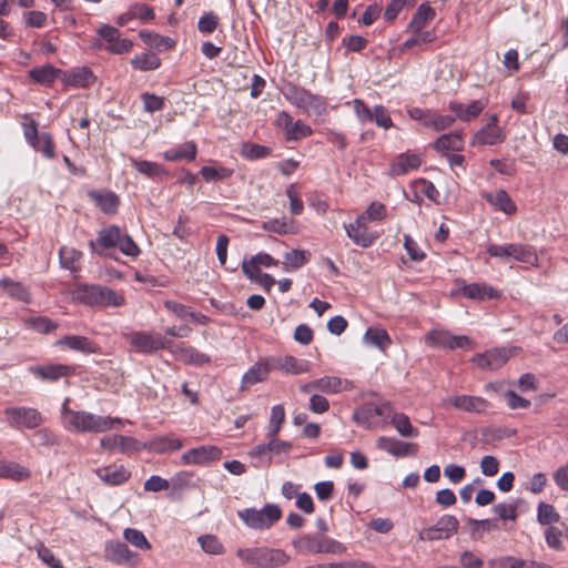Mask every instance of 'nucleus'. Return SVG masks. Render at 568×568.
<instances>
[{
    "mask_svg": "<svg viewBox=\"0 0 568 568\" xmlns=\"http://www.w3.org/2000/svg\"><path fill=\"white\" fill-rule=\"evenodd\" d=\"M376 447L396 458L415 456L418 452V446L416 444L402 442L395 437L388 436L378 437L376 440Z\"/></svg>",
    "mask_w": 568,
    "mask_h": 568,
    "instance_id": "dca6fc26",
    "label": "nucleus"
},
{
    "mask_svg": "<svg viewBox=\"0 0 568 568\" xmlns=\"http://www.w3.org/2000/svg\"><path fill=\"white\" fill-rule=\"evenodd\" d=\"M59 72L60 70L53 65L45 64L31 69L29 71V77L39 84L51 85L55 81Z\"/></svg>",
    "mask_w": 568,
    "mask_h": 568,
    "instance_id": "58836bf2",
    "label": "nucleus"
},
{
    "mask_svg": "<svg viewBox=\"0 0 568 568\" xmlns=\"http://www.w3.org/2000/svg\"><path fill=\"white\" fill-rule=\"evenodd\" d=\"M344 230L348 239L363 248L372 246L379 237L378 233H365L364 231H361L354 223H344Z\"/></svg>",
    "mask_w": 568,
    "mask_h": 568,
    "instance_id": "2f4dec72",
    "label": "nucleus"
},
{
    "mask_svg": "<svg viewBox=\"0 0 568 568\" xmlns=\"http://www.w3.org/2000/svg\"><path fill=\"white\" fill-rule=\"evenodd\" d=\"M433 148L437 151H460L464 148V139L459 132H450L440 135Z\"/></svg>",
    "mask_w": 568,
    "mask_h": 568,
    "instance_id": "f704fd0d",
    "label": "nucleus"
},
{
    "mask_svg": "<svg viewBox=\"0 0 568 568\" xmlns=\"http://www.w3.org/2000/svg\"><path fill=\"white\" fill-rule=\"evenodd\" d=\"M483 197L497 211L505 213L506 215H514L517 212V205L511 200L509 194L499 189L496 192H485Z\"/></svg>",
    "mask_w": 568,
    "mask_h": 568,
    "instance_id": "412c9836",
    "label": "nucleus"
},
{
    "mask_svg": "<svg viewBox=\"0 0 568 568\" xmlns=\"http://www.w3.org/2000/svg\"><path fill=\"white\" fill-rule=\"evenodd\" d=\"M130 345L139 353L153 354L169 346L170 341L158 333L133 332L128 338Z\"/></svg>",
    "mask_w": 568,
    "mask_h": 568,
    "instance_id": "1a4fd4ad",
    "label": "nucleus"
},
{
    "mask_svg": "<svg viewBox=\"0 0 568 568\" xmlns=\"http://www.w3.org/2000/svg\"><path fill=\"white\" fill-rule=\"evenodd\" d=\"M426 341L429 345L448 349L465 348L473 342L465 335H453L448 331L433 329L427 334Z\"/></svg>",
    "mask_w": 568,
    "mask_h": 568,
    "instance_id": "ddd939ff",
    "label": "nucleus"
},
{
    "mask_svg": "<svg viewBox=\"0 0 568 568\" xmlns=\"http://www.w3.org/2000/svg\"><path fill=\"white\" fill-rule=\"evenodd\" d=\"M27 325L42 334L50 333L58 327L57 323L44 316L31 317L27 320Z\"/></svg>",
    "mask_w": 568,
    "mask_h": 568,
    "instance_id": "bf43d9fd",
    "label": "nucleus"
},
{
    "mask_svg": "<svg viewBox=\"0 0 568 568\" xmlns=\"http://www.w3.org/2000/svg\"><path fill=\"white\" fill-rule=\"evenodd\" d=\"M236 557L244 564L257 568H276L286 565L291 557L283 549L261 547H246L236 550Z\"/></svg>",
    "mask_w": 568,
    "mask_h": 568,
    "instance_id": "39448f33",
    "label": "nucleus"
},
{
    "mask_svg": "<svg viewBox=\"0 0 568 568\" xmlns=\"http://www.w3.org/2000/svg\"><path fill=\"white\" fill-rule=\"evenodd\" d=\"M261 227L264 231L272 232L278 235H285L291 232V226L287 219H273L262 223Z\"/></svg>",
    "mask_w": 568,
    "mask_h": 568,
    "instance_id": "13d9d810",
    "label": "nucleus"
},
{
    "mask_svg": "<svg viewBox=\"0 0 568 568\" xmlns=\"http://www.w3.org/2000/svg\"><path fill=\"white\" fill-rule=\"evenodd\" d=\"M95 474L103 483L110 486H119L125 483L131 476V473L122 465L100 467L95 469Z\"/></svg>",
    "mask_w": 568,
    "mask_h": 568,
    "instance_id": "4be33fe9",
    "label": "nucleus"
},
{
    "mask_svg": "<svg viewBox=\"0 0 568 568\" xmlns=\"http://www.w3.org/2000/svg\"><path fill=\"white\" fill-rule=\"evenodd\" d=\"M436 16L435 10L429 6L428 2L422 3L414 16L412 17L410 22L408 23V31H420L424 30L426 24L432 21Z\"/></svg>",
    "mask_w": 568,
    "mask_h": 568,
    "instance_id": "7c9ffc66",
    "label": "nucleus"
},
{
    "mask_svg": "<svg viewBox=\"0 0 568 568\" xmlns=\"http://www.w3.org/2000/svg\"><path fill=\"white\" fill-rule=\"evenodd\" d=\"M74 297L88 306L120 307L125 304L122 293L100 284H78L74 288Z\"/></svg>",
    "mask_w": 568,
    "mask_h": 568,
    "instance_id": "7ed1b4c3",
    "label": "nucleus"
},
{
    "mask_svg": "<svg viewBox=\"0 0 568 568\" xmlns=\"http://www.w3.org/2000/svg\"><path fill=\"white\" fill-rule=\"evenodd\" d=\"M31 476L30 470L14 462L0 460V478L23 481Z\"/></svg>",
    "mask_w": 568,
    "mask_h": 568,
    "instance_id": "c756f323",
    "label": "nucleus"
},
{
    "mask_svg": "<svg viewBox=\"0 0 568 568\" xmlns=\"http://www.w3.org/2000/svg\"><path fill=\"white\" fill-rule=\"evenodd\" d=\"M32 148L38 152H41L48 159H53L55 155L52 136L47 132L40 134L39 140L32 145Z\"/></svg>",
    "mask_w": 568,
    "mask_h": 568,
    "instance_id": "4d7b16f0",
    "label": "nucleus"
},
{
    "mask_svg": "<svg viewBox=\"0 0 568 568\" xmlns=\"http://www.w3.org/2000/svg\"><path fill=\"white\" fill-rule=\"evenodd\" d=\"M292 545L301 554L341 555L346 551V547L338 540L313 534H305L294 539Z\"/></svg>",
    "mask_w": 568,
    "mask_h": 568,
    "instance_id": "423d86ee",
    "label": "nucleus"
},
{
    "mask_svg": "<svg viewBox=\"0 0 568 568\" xmlns=\"http://www.w3.org/2000/svg\"><path fill=\"white\" fill-rule=\"evenodd\" d=\"M485 104L479 100L473 101L468 105L458 102L449 103V110L454 113L455 118L465 122L477 118L483 112Z\"/></svg>",
    "mask_w": 568,
    "mask_h": 568,
    "instance_id": "cd10ccee",
    "label": "nucleus"
},
{
    "mask_svg": "<svg viewBox=\"0 0 568 568\" xmlns=\"http://www.w3.org/2000/svg\"><path fill=\"white\" fill-rule=\"evenodd\" d=\"M313 130L310 125L305 124L302 120L293 121L288 131L285 134L287 141H300L304 138L312 135Z\"/></svg>",
    "mask_w": 568,
    "mask_h": 568,
    "instance_id": "5fc2aeb1",
    "label": "nucleus"
},
{
    "mask_svg": "<svg viewBox=\"0 0 568 568\" xmlns=\"http://www.w3.org/2000/svg\"><path fill=\"white\" fill-rule=\"evenodd\" d=\"M498 115L493 114L490 118V122L484 125L477 133L474 135L471 144L473 145H496L503 143L506 140V134L504 130L497 125Z\"/></svg>",
    "mask_w": 568,
    "mask_h": 568,
    "instance_id": "2eb2a0df",
    "label": "nucleus"
},
{
    "mask_svg": "<svg viewBox=\"0 0 568 568\" xmlns=\"http://www.w3.org/2000/svg\"><path fill=\"white\" fill-rule=\"evenodd\" d=\"M422 164L420 155L417 153L404 152L398 154L389 166V174L393 176L405 175L417 170Z\"/></svg>",
    "mask_w": 568,
    "mask_h": 568,
    "instance_id": "6ab92c4d",
    "label": "nucleus"
},
{
    "mask_svg": "<svg viewBox=\"0 0 568 568\" xmlns=\"http://www.w3.org/2000/svg\"><path fill=\"white\" fill-rule=\"evenodd\" d=\"M89 247L101 257L115 258L112 250L118 248L123 255L136 258L141 250L134 240L118 225H109L99 231L95 240L89 242Z\"/></svg>",
    "mask_w": 568,
    "mask_h": 568,
    "instance_id": "f03ea898",
    "label": "nucleus"
},
{
    "mask_svg": "<svg viewBox=\"0 0 568 568\" xmlns=\"http://www.w3.org/2000/svg\"><path fill=\"white\" fill-rule=\"evenodd\" d=\"M105 557L115 564H135L138 555L132 552L126 544L121 541H109L105 545Z\"/></svg>",
    "mask_w": 568,
    "mask_h": 568,
    "instance_id": "aec40b11",
    "label": "nucleus"
},
{
    "mask_svg": "<svg viewBox=\"0 0 568 568\" xmlns=\"http://www.w3.org/2000/svg\"><path fill=\"white\" fill-rule=\"evenodd\" d=\"M364 213L369 221L377 222L386 217L387 209L383 203L374 201L366 207Z\"/></svg>",
    "mask_w": 568,
    "mask_h": 568,
    "instance_id": "69168bd1",
    "label": "nucleus"
},
{
    "mask_svg": "<svg viewBox=\"0 0 568 568\" xmlns=\"http://www.w3.org/2000/svg\"><path fill=\"white\" fill-rule=\"evenodd\" d=\"M233 173H234L233 169L222 166V165H217V166L206 165V166H202V169L200 170V174L206 182L222 181V180L231 178L233 175Z\"/></svg>",
    "mask_w": 568,
    "mask_h": 568,
    "instance_id": "a18cd8bd",
    "label": "nucleus"
},
{
    "mask_svg": "<svg viewBox=\"0 0 568 568\" xmlns=\"http://www.w3.org/2000/svg\"><path fill=\"white\" fill-rule=\"evenodd\" d=\"M310 253L303 250H292L284 254V270L296 271L308 262Z\"/></svg>",
    "mask_w": 568,
    "mask_h": 568,
    "instance_id": "37998d69",
    "label": "nucleus"
},
{
    "mask_svg": "<svg viewBox=\"0 0 568 568\" xmlns=\"http://www.w3.org/2000/svg\"><path fill=\"white\" fill-rule=\"evenodd\" d=\"M97 205L106 214H113L119 206V197L113 192L93 194Z\"/></svg>",
    "mask_w": 568,
    "mask_h": 568,
    "instance_id": "8fccbe9b",
    "label": "nucleus"
},
{
    "mask_svg": "<svg viewBox=\"0 0 568 568\" xmlns=\"http://www.w3.org/2000/svg\"><path fill=\"white\" fill-rule=\"evenodd\" d=\"M460 283L463 284L460 292L467 298L484 301L499 297L498 291L486 283Z\"/></svg>",
    "mask_w": 568,
    "mask_h": 568,
    "instance_id": "a878e982",
    "label": "nucleus"
},
{
    "mask_svg": "<svg viewBox=\"0 0 568 568\" xmlns=\"http://www.w3.org/2000/svg\"><path fill=\"white\" fill-rule=\"evenodd\" d=\"M39 559L50 568H63L60 560L42 542L36 546Z\"/></svg>",
    "mask_w": 568,
    "mask_h": 568,
    "instance_id": "680f3d73",
    "label": "nucleus"
},
{
    "mask_svg": "<svg viewBox=\"0 0 568 568\" xmlns=\"http://www.w3.org/2000/svg\"><path fill=\"white\" fill-rule=\"evenodd\" d=\"M270 153V148L261 144L244 143L242 146V155L248 160L262 159L267 156Z\"/></svg>",
    "mask_w": 568,
    "mask_h": 568,
    "instance_id": "052dcab7",
    "label": "nucleus"
},
{
    "mask_svg": "<svg viewBox=\"0 0 568 568\" xmlns=\"http://www.w3.org/2000/svg\"><path fill=\"white\" fill-rule=\"evenodd\" d=\"M141 100L143 102L144 110L149 113L161 111L164 108V98L153 93H142Z\"/></svg>",
    "mask_w": 568,
    "mask_h": 568,
    "instance_id": "e2e57ef3",
    "label": "nucleus"
},
{
    "mask_svg": "<svg viewBox=\"0 0 568 568\" xmlns=\"http://www.w3.org/2000/svg\"><path fill=\"white\" fill-rule=\"evenodd\" d=\"M150 447L158 454H166L181 449L183 442L173 436H159L151 440Z\"/></svg>",
    "mask_w": 568,
    "mask_h": 568,
    "instance_id": "4c0bfd02",
    "label": "nucleus"
},
{
    "mask_svg": "<svg viewBox=\"0 0 568 568\" xmlns=\"http://www.w3.org/2000/svg\"><path fill=\"white\" fill-rule=\"evenodd\" d=\"M4 415L8 417L12 426L28 429L39 427L44 420L42 414L38 409L26 406L8 407L4 409Z\"/></svg>",
    "mask_w": 568,
    "mask_h": 568,
    "instance_id": "9d476101",
    "label": "nucleus"
},
{
    "mask_svg": "<svg viewBox=\"0 0 568 568\" xmlns=\"http://www.w3.org/2000/svg\"><path fill=\"white\" fill-rule=\"evenodd\" d=\"M69 398L61 406L63 426L69 432L75 433H104L122 426L118 417L100 416L85 410H74L69 407Z\"/></svg>",
    "mask_w": 568,
    "mask_h": 568,
    "instance_id": "f257e3e1",
    "label": "nucleus"
},
{
    "mask_svg": "<svg viewBox=\"0 0 568 568\" xmlns=\"http://www.w3.org/2000/svg\"><path fill=\"white\" fill-rule=\"evenodd\" d=\"M443 405L473 414H483L489 407V403L484 397L465 394L447 397L443 400Z\"/></svg>",
    "mask_w": 568,
    "mask_h": 568,
    "instance_id": "4468645a",
    "label": "nucleus"
},
{
    "mask_svg": "<svg viewBox=\"0 0 568 568\" xmlns=\"http://www.w3.org/2000/svg\"><path fill=\"white\" fill-rule=\"evenodd\" d=\"M268 368L280 371L286 374L300 375L307 373L310 363L305 359H298L294 356H271L268 357Z\"/></svg>",
    "mask_w": 568,
    "mask_h": 568,
    "instance_id": "f3484780",
    "label": "nucleus"
},
{
    "mask_svg": "<svg viewBox=\"0 0 568 568\" xmlns=\"http://www.w3.org/2000/svg\"><path fill=\"white\" fill-rule=\"evenodd\" d=\"M174 353L180 361L187 364L203 365L211 361L210 356L191 346H178Z\"/></svg>",
    "mask_w": 568,
    "mask_h": 568,
    "instance_id": "c9c22d12",
    "label": "nucleus"
},
{
    "mask_svg": "<svg viewBox=\"0 0 568 568\" xmlns=\"http://www.w3.org/2000/svg\"><path fill=\"white\" fill-rule=\"evenodd\" d=\"M270 372H272V368H268V357H267L265 359L264 364H260V363L254 364L243 375L241 388H245L247 386L263 382L264 379H266Z\"/></svg>",
    "mask_w": 568,
    "mask_h": 568,
    "instance_id": "72a5a7b5",
    "label": "nucleus"
},
{
    "mask_svg": "<svg viewBox=\"0 0 568 568\" xmlns=\"http://www.w3.org/2000/svg\"><path fill=\"white\" fill-rule=\"evenodd\" d=\"M100 445L105 450L116 449L121 453L135 452L139 449L136 439L123 435L102 437L100 439Z\"/></svg>",
    "mask_w": 568,
    "mask_h": 568,
    "instance_id": "393cba45",
    "label": "nucleus"
},
{
    "mask_svg": "<svg viewBox=\"0 0 568 568\" xmlns=\"http://www.w3.org/2000/svg\"><path fill=\"white\" fill-rule=\"evenodd\" d=\"M131 165L141 174L150 179H158L168 174L161 164L146 160L131 159Z\"/></svg>",
    "mask_w": 568,
    "mask_h": 568,
    "instance_id": "e433bc0d",
    "label": "nucleus"
},
{
    "mask_svg": "<svg viewBox=\"0 0 568 568\" xmlns=\"http://www.w3.org/2000/svg\"><path fill=\"white\" fill-rule=\"evenodd\" d=\"M222 450L216 446L203 445L192 448L181 456L184 465H203L220 459Z\"/></svg>",
    "mask_w": 568,
    "mask_h": 568,
    "instance_id": "a211bd4d",
    "label": "nucleus"
},
{
    "mask_svg": "<svg viewBox=\"0 0 568 568\" xmlns=\"http://www.w3.org/2000/svg\"><path fill=\"white\" fill-rule=\"evenodd\" d=\"M516 348L497 347L486 351L483 354H476L471 362L481 369H498L514 355Z\"/></svg>",
    "mask_w": 568,
    "mask_h": 568,
    "instance_id": "f8f14e48",
    "label": "nucleus"
},
{
    "mask_svg": "<svg viewBox=\"0 0 568 568\" xmlns=\"http://www.w3.org/2000/svg\"><path fill=\"white\" fill-rule=\"evenodd\" d=\"M364 339L367 344L382 351L385 349L390 343L387 332L382 328L369 327L364 335Z\"/></svg>",
    "mask_w": 568,
    "mask_h": 568,
    "instance_id": "09e8293b",
    "label": "nucleus"
},
{
    "mask_svg": "<svg viewBox=\"0 0 568 568\" xmlns=\"http://www.w3.org/2000/svg\"><path fill=\"white\" fill-rule=\"evenodd\" d=\"M94 79L92 71L82 67L70 72L65 78V83L73 88H85L92 84Z\"/></svg>",
    "mask_w": 568,
    "mask_h": 568,
    "instance_id": "ea45409f",
    "label": "nucleus"
},
{
    "mask_svg": "<svg viewBox=\"0 0 568 568\" xmlns=\"http://www.w3.org/2000/svg\"><path fill=\"white\" fill-rule=\"evenodd\" d=\"M57 345L67 346L68 348L84 354H94L99 352V346L82 335H68L57 341Z\"/></svg>",
    "mask_w": 568,
    "mask_h": 568,
    "instance_id": "b1692460",
    "label": "nucleus"
},
{
    "mask_svg": "<svg viewBox=\"0 0 568 568\" xmlns=\"http://www.w3.org/2000/svg\"><path fill=\"white\" fill-rule=\"evenodd\" d=\"M197 148L196 144L193 141H187L183 144L176 145L172 149L166 150L163 153V158L166 161H180V160H187L193 161L196 156Z\"/></svg>",
    "mask_w": 568,
    "mask_h": 568,
    "instance_id": "c85d7f7f",
    "label": "nucleus"
},
{
    "mask_svg": "<svg viewBox=\"0 0 568 568\" xmlns=\"http://www.w3.org/2000/svg\"><path fill=\"white\" fill-rule=\"evenodd\" d=\"M202 550L210 555H222L224 546L215 535L205 534L197 538Z\"/></svg>",
    "mask_w": 568,
    "mask_h": 568,
    "instance_id": "603ef678",
    "label": "nucleus"
},
{
    "mask_svg": "<svg viewBox=\"0 0 568 568\" xmlns=\"http://www.w3.org/2000/svg\"><path fill=\"white\" fill-rule=\"evenodd\" d=\"M31 372L42 381L55 382L71 375L74 368L63 364H48L31 368Z\"/></svg>",
    "mask_w": 568,
    "mask_h": 568,
    "instance_id": "5701e85b",
    "label": "nucleus"
},
{
    "mask_svg": "<svg viewBox=\"0 0 568 568\" xmlns=\"http://www.w3.org/2000/svg\"><path fill=\"white\" fill-rule=\"evenodd\" d=\"M0 287L9 297L16 301H19L23 304H30L32 302L29 288L21 282L13 281L9 277H3L0 280Z\"/></svg>",
    "mask_w": 568,
    "mask_h": 568,
    "instance_id": "bb28decb",
    "label": "nucleus"
},
{
    "mask_svg": "<svg viewBox=\"0 0 568 568\" xmlns=\"http://www.w3.org/2000/svg\"><path fill=\"white\" fill-rule=\"evenodd\" d=\"M60 263L63 268L77 271L82 253L75 248L62 246L59 251Z\"/></svg>",
    "mask_w": 568,
    "mask_h": 568,
    "instance_id": "de8ad7c7",
    "label": "nucleus"
},
{
    "mask_svg": "<svg viewBox=\"0 0 568 568\" xmlns=\"http://www.w3.org/2000/svg\"><path fill=\"white\" fill-rule=\"evenodd\" d=\"M285 420V409L283 405L278 404L272 407L270 423L267 427V437H276L281 430L282 424Z\"/></svg>",
    "mask_w": 568,
    "mask_h": 568,
    "instance_id": "3c124183",
    "label": "nucleus"
},
{
    "mask_svg": "<svg viewBox=\"0 0 568 568\" xmlns=\"http://www.w3.org/2000/svg\"><path fill=\"white\" fill-rule=\"evenodd\" d=\"M373 122L376 123V125L384 128V129H390L394 123L390 119L387 110L382 104H377L374 106V114H373Z\"/></svg>",
    "mask_w": 568,
    "mask_h": 568,
    "instance_id": "774afa93",
    "label": "nucleus"
},
{
    "mask_svg": "<svg viewBox=\"0 0 568 568\" xmlns=\"http://www.w3.org/2000/svg\"><path fill=\"white\" fill-rule=\"evenodd\" d=\"M130 63L136 70L152 71L160 68L161 60L154 52H143L134 55Z\"/></svg>",
    "mask_w": 568,
    "mask_h": 568,
    "instance_id": "79ce46f5",
    "label": "nucleus"
},
{
    "mask_svg": "<svg viewBox=\"0 0 568 568\" xmlns=\"http://www.w3.org/2000/svg\"><path fill=\"white\" fill-rule=\"evenodd\" d=\"M560 519L559 514L556 511L555 507L550 504L540 501L537 507V521L540 525H550L554 523H558Z\"/></svg>",
    "mask_w": 568,
    "mask_h": 568,
    "instance_id": "864d4df0",
    "label": "nucleus"
},
{
    "mask_svg": "<svg viewBox=\"0 0 568 568\" xmlns=\"http://www.w3.org/2000/svg\"><path fill=\"white\" fill-rule=\"evenodd\" d=\"M404 247L409 255L410 260L415 262H420L425 258V253L422 251L419 245L415 240L412 239L410 235H404Z\"/></svg>",
    "mask_w": 568,
    "mask_h": 568,
    "instance_id": "338daca9",
    "label": "nucleus"
},
{
    "mask_svg": "<svg viewBox=\"0 0 568 568\" xmlns=\"http://www.w3.org/2000/svg\"><path fill=\"white\" fill-rule=\"evenodd\" d=\"M219 24V17L214 12H206L200 17L197 28L201 33L210 34L215 31Z\"/></svg>",
    "mask_w": 568,
    "mask_h": 568,
    "instance_id": "0e129e2a",
    "label": "nucleus"
},
{
    "mask_svg": "<svg viewBox=\"0 0 568 568\" xmlns=\"http://www.w3.org/2000/svg\"><path fill=\"white\" fill-rule=\"evenodd\" d=\"M458 527L459 521L455 516L444 515L434 526L423 529L419 538L427 541L447 539L457 532Z\"/></svg>",
    "mask_w": 568,
    "mask_h": 568,
    "instance_id": "9b49d317",
    "label": "nucleus"
},
{
    "mask_svg": "<svg viewBox=\"0 0 568 568\" xmlns=\"http://www.w3.org/2000/svg\"><path fill=\"white\" fill-rule=\"evenodd\" d=\"M237 516L248 528L264 530L281 519L282 510L275 504H266L261 509L252 507L239 510Z\"/></svg>",
    "mask_w": 568,
    "mask_h": 568,
    "instance_id": "0eeeda50",
    "label": "nucleus"
},
{
    "mask_svg": "<svg viewBox=\"0 0 568 568\" xmlns=\"http://www.w3.org/2000/svg\"><path fill=\"white\" fill-rule=\"evenodd\" d=\"M124 539L139 549H150L151 544L148 541L144 534L135 528H125L123 531Z\"/></svg>",
    "mask_w": 568,
    "mask_h": 568,
    "instance_id": "6e6d98bb",
    "label": "nucleus"
},
{
    "mask_svg": "<svg viewBox=\"0 0 568 568\" xmlns=\"http://www.w3.org/2000/svg\"><path fill=\"white\" fill-rule=\"evenodd\" d=\"M317 384V390L324 394H338L343 390L348 389L349 382L342 379L337 376H324L315 379Z\"/></svg>",
    "mask_w": 568,
    "mask_h": 568,
    "instance_id": "473e14b6",
    "label": "nucleus"
},
{
    "mask_svg": "<svg viewBox=\"0 0 568 568\" xmlns=\"http://www.w3.org/2000/svg\"><path fill=\"white\" fill-rule=\"evenodd\" d=\"M413 34L406 39L400 50L406 51L417 45L430 43L435 40V32L432 30L410 31Z\"/></svg>",
    "mask_w": 568,
    "mask_h": 568,
    "instance_id": "49530a36",
    "label": "nucleus"
},
{
    "mask_svg": "<svg viewBox=\"0 0 568 568\" xmlns=\"http://www.w3.org/2000/svg\"><path fill=\"white\" fill-rule=\"evenodd\" d=\"M390 423L403 437L416 438L419 435V430L412 425L409 417L403 413L394 414Z\"/></svg>",
    "mask_w": 568,
    "mask_h": 568,
    "instance_id": "a19ab883",
    "label": "nucleus"
},
{
    "mask_svg": "<svg viewBox=\"0 0 568 568\" xmlns=\"http://www.w3.org/2000/svg\"><path fill=\"white\" fill-rule=\"evenodd\" d=\"M140 38L145 44L153 47L158 50H168L173 47L174 41L169 37L160 36L149 30H142L139 33Z\"/></svg>",
    "mask_w": 568,
    "mask_h": 568,
    "instance_id": "c03bdc74",
    "label": "nucleus"
},
{
    "mask_svg": "<svg viewBox=\"0 0 568 568\" xmlns=\"http://www.w3.org/2000/svg\"><path fill=\"white\" fill-rule=\"evenodd\" d=\"M487 253L493 257L503 260L514 258L518 262L532 264L537 261L535 250L529 245L509 243V244H489Z\"/></svg>",
    "mask_w": 568,
    "mask_h": 568,
    "instance_id": "6e6552de",
    "label": "nucleus"
},
{
    "mask_svg": "<svg viewBox=\"0 0 568 568\" xmlns=\"http://www.w3.org/2000/svg\"><path fill=\"white\" fill-rule=\"evenodd\" d=\"M281 92L287 102L307 114L320 116L327 111L326 98L315 94L293 82H286L282 87Z\"/></svg>",
    "mask_w": 568,
    "mask_h": 568,
    "instance_id": "20e7f679",
    "label": "nucleus"
}]
</instances>
